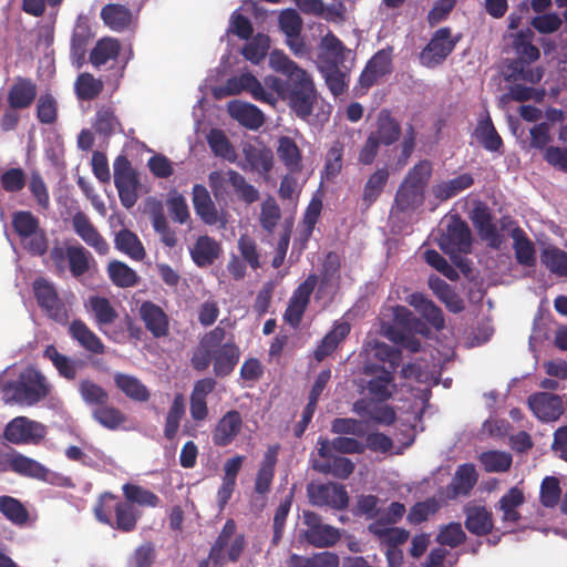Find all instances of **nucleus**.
Masks as SVG:
<instances>
[{
	"label": "nucleus",
	"mask_w": 567,
	"mask_h": 567,
	"mask_svg": "<svg viewBox=\"0 0 567 567\" xmlns=\"http://www.w3.org/2000/svg\"><path fill=\"white\" fill-rule=\"evenodd\" d=\"M432 163L427 159L416 163L406 174L402 183L425 192V187L432 176Z\"/></svg>",
	"instance_id": "62"
},
{
	"label": "nucleus",
	"mask_w": 567,
	"mask_h": 567,
	"mask_svg": "<svg viewBox=\"0 0 567 567\" xmlns=\"http://www.w3.org/2000/svg\"><path fill=\"white\" fill-rule=\"evenodd\" d=\"M269 48V37L258 33L251 41L244 45L241 54L251 63L259 64L266 58Z\"/></svg>",
	"instance_id": "63"
},
{
	"label": "nucleus",
	"mask_w": 567,
	"mask_h": 567,
	"mask_svg": "<svg viewBox=\"0 0 567 567\" xmlns=\"http://www.w3.org/2000/svg\"><path fill=\"white\" fill-rule=\"evenodd\" d=\"M474 184V177L470 173L461 174L452 179L443 181L433 185L432 194L433 196L445 202L450 198L457 196L463 190L470 188Z\"/></svg>",
	"instance_id": "36"
},
{
	"label": "nucleus",
	"mask_w": 567,
	"mask_h": 567,
	"mask_svg": "<svg viewBox=\"0 0 567 567\" xmlns=\"http://www.w3.org/2000/svg\"><path fill=\"white\" fill-rule=\"evenodd\" d=\"M225 90L229 95L239 94L241 91H247L251 96L259 102L275 104L276 97L272 92L267 91L260 81L251 73H243L239 76L229 78L226 81Z\"/></svg>",
	"instance_id": "17"
},
{
	"label": "nucleus",
	"mask_w": 567,
	"mask_h": 567,
	"mask_svg": "<svg viewBox=\"0 0 567 567\" xmlns=\"http://www.w3.org/2000/svg\"><path fill=\"white\" fill-rule=\"evenodd\" d=\"M478 460L487 473L507 472L513 463V457L504 451H486L480 454Z\"/></svg>",
	"instance_id": "55"
},
{
	"label": "nucleus",
	"mask_w": 567,
	"mask_h": 567,
	"mask_svg": "<svg viewBox=\"0 0 567 567\" xmlns=\"http://www.w3.org/2000/svg\"><path fill=\"white\" fill-rule=\"evenodd\" d=\"M34 298L38 306L53 321L64 324L69 313L64 301L59 297L55 286L48 279L40 277L32 284Z\"/></svg>",
	"instance_id": "10"
},
{
	"label": "nucleus",
	"mask_w": 567,
	"mask_h": 567,
	"mask_svg": "<svg viewBox=\"0 0 567 567\" xmlns=\"http://www.w3.org/2000/svg\"><path fill=\"white\" fill-rule=\"evenodd\" d=\"M207 143L216 156L225 158L229 162L235 161V150L221 130L212 128L207 135Z\"/></svg>",
	"instance_id": "61"
},
{
	"label": "nucleus",
	"mask_w": 567,
	"mask_h": 567,
	"mask_svg": "<svg viewBox=\"0 0 567 567\" xmlns=\"http://www.w3.org/2000/svg\"><path fill=\"white\" fill-rule=\"evenodd\" d=\"M101 19L111 30L116 32L125 31L132 23L131 10L120 3H109L101 9Z\"/></svg>",
	"instance_id": "34"
},
{
	"label": "nucleus",
	"mask_w": 567,
	"mask_h": 567,
	"mask_svg": "<svg viewBox=\"0 0 567 567\" xmlns=\"http://www.w3.org/2000/svg\"><path fill=\"white\" fill-rule=\"evenodd\" d=\"M103 82L91 73H81L75 81L76 96L82 101H91L103 91Z\"/></svg>",
	"instance_id": "59"
},
{
	"label": "nucleus",
	"mask_w": 567,
	"mask_h": 567,
	"mask_svg": "<svg viewBox=\"0 0 567 567\" xmlns=\"http://www.w3.org/2000/svg\"><path fill=\"white\" fill-rule=\"evenodd\" d=\"M243 423V416L239 411H227L212 431L213 444L217 447L230 445L241 432Z\"/></svg>",
	"instance_id": "18"
},
{
	"label": "nucleus",
	"mask_w": 567,
	"mask_h": 567,
	"mask_svg": "<svg viewBox=\"0 0 567 567\" xmlns=\"http://www.w3.org/2000/svg\"><path fill=\"white\" fill-rule=\"evenodd\" d=\"M107 274L113 285L120 288H131L136 286L140 281L137 272L120 260L109 262Z\"/></svg>",
	"instance_id": "48"
},
{
	"label": "nucleus",
	"mask_w": 567,
	"mask_h": 567,
	"mask_svg": "<svg viewBox=\"0 0 567 567\" xmlns=\"http://www.w3.org/2000/svg\"><path fill=\"white\" fill-rule=\"evenodd\" d=\"M408 303L420 312L422 317L436 330L444 328L445 320L441 308L432 300L427 299L423 293H411L408 297Z\"/></svg>",
	"instance_id": "31"
},
{
	"label": "nucleus",
	"mask_w": 567,
	"mask_h": 567,
	"mask_svg": "<svg viewBox=\"0 0 567 567\" xmlns=\"http://www.w3.org/2000/svg\"><path fill=\"white\" fill-rule=\"evenodd\" d=\"M122 489L125 496V502H130L133 505L156 507L161 502L159 497L155 493L140 485L126 483L123 485Z\"/></svg>",
	"instance_id": "53"
},
{
	"label": "nucleus",
	"mask_w": 567,
	"mask_h": 567,
	"mask_svg": "<svg viewBox=\"0 0 567 567\" xmlns=\"http://www.w3.org/2000/svg\"><path fill=\"white\" fill-rule=\"evenodd\" d=\"M45 435L44 426L25 416L10 421L4 429V439L13 444L37 443Z\"/></svg>",
	"instance_id": "15"
},
{
	"label": "nucleus",
	"mask_w": 567,
	"mask_h": 567,
	"mask_svg": "<svg viewBox=\"0 0 567 567\" xmlns=\"http://www.w3.org/2000/svg\"><path fill=\"white\" fill-rule=\"evenodd\" d=\"M302 523L306 528L301 532L305 542L316 548H327L334 546L341 538L340 530L322 522V517L312 512H302Z\"/></svg>",
	"instance_id": "9"
},
{
	"label": "nucleus",
	"mask_w": 567,
	"mask_h": 567,
	"mask_svg": "<svg viewBox=\"0 0 567 567\" xmlns=\"http://www.w3.org/2000/svg\"><path fill=\"white\" fill-rule=\"evenodd\" d=\"M477 135L485 150L497 152L503 146V141L489 116L480 121L477 125Z\"/></svg>",
	"instance_id": "64"
},
{
	"label": "nucleus",
	"mask_w": 567,
	"mask_h": 567,
	"mask_svg": "<svg viewBox=\"0 0 567 567\" xmlns=\"http://www.w3.org/2000/svg\"><path fill=\"white\" fill-rule=\"evenodd\" d=\"M277 155L290 173L302 171V153L293 138L280 136L278 140Z\"/></svg>",
	"instance_id": "38"
},
{
	"label": "nucleus",
	"mask_w": 567,
	"mask_h": 567,
	"mask_svg": "<svg viewBox=\"0 0 567 567\" xmlns=\"http://www.w3.org/2000/svg\"><path fill=\"white\" fill-rule=\"evenodd\" d=\"M79 393L86 405L97 408L103 403H107L110 395L107 391L92 380L84 379L79 383Z\"/></svg>",
	"instance_id": "56"
},
{
	"label": "nucleus",
	"mask_w": 567,
	"mask_h": 567,
	"mask_svg": "<svg viewBox=\"0 0 567 567\" xmlns=\"http://www.w3.org/2000/svg\"><path fill=\"white\" fill-rule=\"evenodd\" d=\"M320 47L326 51L320 55L321 64H343L346 55L350 54V50L331 31L322 38Z\"/></svg>",
	"instance_id": "43"
},
{
	"label": "nucleus",
	"mask_w": 567,
	"mask_h": 567,
	"mask_svg": "<svg viewBox=\"0 0 567 567\" xmlns=\"http://www.w3.org/2000/svg\"><path fill=\"white\" fill-rule=\"evenodd\" d=\"M86 307L100 329L113 324L118 318L116 309L106 297L91 296L87 299Z\"/></svg>",
	"instance_id": "37"
},
{
	"label": "nucleus",
	"mask_w": 567,
	"mask_h": 567,
	"mask_svg": "<svg viewBox=\"0 0 567 567\" xmlns=\"http://www.w3.org/2000/svg\"><path fill=\"white\" fill-rule=\"evenodd\" d=\"M68 332L85 351L92 354H103L105 352V346L102 340L81 319H74L69 324Z\"/></svg>",
	"instance_id": "24"
},
{
	"label": "nucleus",
	"mask_w": 567,
	"mask_h": 567,
	"mask_svg": "<svg viewBox=\"0 0 567 567\" xmlns=\"http://www.w3.org/2000/svg\"><path fill=\"white\" fill-rule=\"evenodd\" d=\"M461 40V34L452 37L451 28L437 29L431 37L429 43L420 52V63L429 69L441 65L453 52Z\"/></svg>",
	"instance_id": "8"
},
{
	"label": "nucleus",
	"mask_w": 567,
	"mask_h": 567,
	"mask_svg": "<svg viewBox=\"0 0 567 567\" xmlns=\"http://www.w3.org/2000/svg\"><path fill=\"white\" fill-rule=\"evenodd\" d=\"M525 503L523 491L517 487H511L497 502L496 509L502 512V522L508 526H515L522 519L518 508Z\"/></svg>",
	"instance_id": "23"
},
{
	"label": "nucleus",
	"mask_w": 567,
	"mask_h": 567,
	"mask_svg": "<svg viewBox=\"0 0 567 567\" xmlns=\"http://www.w3.org/2000/svg\"><path fill=\"white\" fill-rule=\"evenodd\" d=\"M437 243L443 252L451 257L471 252L472 234L467 223L457 214L452 215Z\"/></svg>",
	"instance_id": "7"
},
{
	"label": "nucleus",
	"mask_w": 567,
	"mask_h": 567,
	"mask_svg": "<svg viewBox=\"0 0 567 567\" xmlns=\"http://www.w3.org/2000/svg\"><path fill=\"white\" fill-rule=\"evenodd\" d=\"M540 261L550 272L567 277V251L555 246L546 247L540 252Z\"/></svg>",
	"instance_id": "52"
},
{
	"label": "nucleus",
	"mask_w": 567,
	"mask_h": 567,
	"mask_svg": "<svg viewBox=\"0 0 567 567\" xmlns=\"http://www.w3.org/2000/svg\"><path fill=\"white\" fill-rule=\"evenodd\" d=\"M115 386L130 400L145 403L151 398L148 388L135 375L116 372L113 377Z\"/></svg>",
	"instance_id": "27"
},
{
	"label": "nucleus",
	"mask_w": 567,
	"mask_h": 567,
	"mask_svg": "<svg viewBox=\"0 0 567 567\" xmlns=\"http://www.w3.org/2000/svg\"><path fill=\"white\" fill-rule=\"evenodd\" d=\"M92 417L103 427L115 431L121 427L127 420L124 412L118 408L107 403H103L92 410Z\"/></svg>",
	"instance_id": "44"
},
{
	"label": "nucleus",
	"mask_w": 567,
	"mask_h": 567,
	"mask_svg": "<svg viewBox=\"0 0 567 567\" xmlns=\"http://www.w3.org/2000/svg\"><path fill=\"white\" fill-rule=\"evenodd\" d=\"M11 471L37 480H47L48 468L38 461L20 453H12Z\"/></svg>",
	"instance_id": "45"
},
{
	"label": "nucleus",
	"mask_w": 567,
	"mask_h": 567,
	"mask_svg": "<svg viewBox=\"0 0 567 567\" xmlns=\"http://www.w3.org/2000/svg\"><path fill=\"white\" fill-rule=\"evenodd\" d=\"M208 183L217 202L227 199L228 186H231L237 197L246 204H252L259 199L258 189L235 169L214 171L208 175Z\"/></svg>",
	"instance_id": "6"
},
{
	"label": "nucleus",
	"mask_w": 567,
	"mask_h": 567,
	"mask_svg": "<svg viewBox=\"0 0 567 567\" xmlns=\"http://www.w3.org/2000/svg\"><path fill=\"white\" fill-rule=\"evenodd\" d=\"M324 82L333 96H340L347 92L350 80V68L343 64H320L318 66Z\"/></svg>",
	"instance_id": "26"
},
{
	"label": "nucleus",
	"mask_w": 567,
	"mask_h": 567,
	"mask_svg": "<svg viewBox=\"0 0 567 567\" xmlns=\"http://www.w3.org/2000/svg\"><path fill=\"white\" fill-rule=\"evenodd\" d=\"M228 111L234 120L248 130H258L265 123L262 111L254 104L231 102Z\"/></svg>",
	"instance_id": "29"
},
{
	"label": "nucleus",
	"mask_w": 567,
	"mask_h": 567,
	"mask_svg": "<svg viewBox=\"0 0 567 567\" xmlns=\"http://www.w3.org/2000/svg\"><path fill=\"white\" fill-rule=\"evenodd\" d=\"M466 515L465 528L473 535L486 536L492 533L493 515L485 506L467 504L464 507Z\"/></svg>",
	"instance_id": "25"
},
{
	"label": "nucleus",
	"mask_w": 567,
	"mask_h": 567,
	"mask_svg": "<svg viewBox=\"0 0 567 567\" xmlns=\"http://www.w3.org/2000/svg\"><path fill=\"white\" fill-rule=\"evenodd\" d=\"M424 203V192L401 183L395 196L393 209L400 213H408L417 209Z\"/></svg>",
	"instance_id": "41"
},
{
	"label": "nucleus",
	"mask_w": 567,
	"mask_h": 567,
	"mask_svg": "<svg viewBox=\"0 0 567 567\" xmlns=\"http://www.w3.org/2000/svg\"><path fill=\"white\" fill-rule=\"evenodd\" d=\"M50 392L45 377L33 368L24 369L18 380L10 382L6 393L10 399L25 405H34L48 396Z\"/></svg>",
	"instance_id": "5"
},
{
	"label": "nucleus",
	"mask_w": 567,
	"mask_h": 567,
	"mask_svg": "<svg viewBox=\"0 0 567 567\" xmlns=\"http://www.w3.org/2000/svg\"><path fill=\"white\" fill-rule=\"evenodd\" d=\"M402 128L400 122L388 109H382L377 116L375 128L370 133L383 146H391L400 140Z\"/></svg>",
	"instance_id": "20"
},
{
	"label": "nucleus",
	"mask_w": 567,
	"mask_h": 567,
	"mask_svg": "<svg viewBox=\"0 0 567 567\" xmlns=\"http://www.w3.org/2000/svg\"><path fill=\"white\" fill-rule=\"evenodd\" d=\"M477 482L475 466L471 463L457 467L452 482L447 485L449 497L455 498L460 495H468Z\"/></svg>",
	"instance_id": "32"
},
{
	"label": "nucleus",
	"mask_w": 567,
	"mask_h": 567,
	"mask_svg": "<svg viewBox=\"0 0 567 567\" xmlns=\"http://www.w3.org/2000/svg\"><path fill=\"white\" fill-rule=\"evenodd\" d=\"M115 248L131 257L136 261L145 258L146 252L144 246L135 233L127 228H123L116 233L114 238Z\"/></svg>",
	"instance_id": "40"
},
{
	"label": "nucleus",
	"mask_w": 567,
	"mask_h": 567,
	"mask_svg": "<svg viewBox=\"0 0 567 567\" xmlns=\"http://www.w3.org/2000/svg\"><path fill=\"white\" fill-rule=\"evenodd\" d=\"M534 33L529 29L520 30L516 33L513 41V48L518 55V60L530 64L539 59V49L532 43Z\"/></svg>",
	"instance_id": "50"
},
{
	"label": "nucleus",
	"mask_w": 567,
	"mask_h": 567,
	"mask_svg": "<svg viewBox=\"0 0 567 567\" xmlns=\"http://www.w3.org/2000/svg\"><path fill=\"white\" fill-rule=\"evenodd\" d=\"M43 357L52 362L59 374L68 380H74L78 374L80 363L62 353L53 346H47Z\"/></svg>",
	"instance_id": "46"
},
{
	"label": "nucleus",
	"mask_w": 567,
	"mask_h": 567,
	"mask_svg": "<svg viewBox=\"0 0 567 567\" xmlns=\"http://www.w3.org/2000/svg\"><path fill=\"white\" fill-rule=\"evenodd\" d=\"M50 259L56 274H63L69 270L75 279L83 277L96 265L93 255L80 243L66 245L65 247L53 246L50 250Z\"/></svg>",
	"instance_id": "4"
},
{
	"label": "nucleus",
	"mask_w": 567,
	"mask_h": 567,
	"mask_svg": "<svg viewBox=\"0 0 567 567\" xmlns=\"http://www.w3.org/2000/svg\"><path fill=\"white\" fill-rule=\"evenodd\" d=\"M393 70V48L386 47L377 51L367 62L364 69L359 76V85L368 91L380 79L392 73Z\"/></svg>",
	"instance_id": "12"
},
{
	"label": "nucleus",
	"mask_w": 567,
	"mask_h": 567,
	"mask_svg": "<svg viewBox=\"0 0 567 567\" xmlns=\"http://www.w3.org/2000/svg\"><path fill=\"white\" fill-rule=\"evenodd\" d=\"M12 227L20 241H25L30 235L40 228V221L31 212L19 210L12 215Z\"/></svg>",
	"instance_id": "60"
},
{
	"label": "nucleus",
	"mask_w": 567,
	"mask_h": 567,
	"mask_svg": "<svg viewBox=\"0 0 567 567\" xmlns=\"http://www.w3.org/2000/svg\"><path fill=\"white\" fill-rule=\"evenodd\" d=\"M38 94L37 84L24 76H17L8 91L7 101L13 110H24L30 107Z\"/></svg>",
	"instance_id": "21"
},
{
	"label": "nucleus",
	"mask_w": 567,
	"mask_h": 567,
	"mask_svg": "<svg viewBox=\"0 0 567 567\" xmlns=\"http://www.w3.org/2000/svg\"><path fill=\"white\" fill-rule=\"evenodd\" d=\"M94 515L102 524L122 533H132L136 529L142 513L130 502L117 501L112 493H104L94 507Z\"/></svg>",
	"instance_id": "3"
},
{
	"label": "nucleus",
	"mask_w": 567,
	"mask_h": 567,
	"mask_svg": "<svg viewBox=\"0 0 567 567\" xmlns=\"http://www.w3.org/2000/svg\"><path fill=\"white\" fill-rule=\"evenodd\" d=\"M269 66L285 75V79L268 76L265 79L266 85L277 93L298 118L308 121L319 97L313 76L278 49L270 52Z\"/></svg>",
	"instance_id": "1"
},
{
	"label": "nucleus",
	"mask_w": 567,
	"mask_h": 567,
	"mask_svg": "<svg viewBox=\"0 0 567 567\" xmlns=\"http://www.w3.org/2000/svg\"><path fill=\"white\" fill-rule=\"evenodd\" d=\"M390 177V172L386 166L377 168L367 179L363 192L362 202L367 207H370L384 190Z\"/></svg>",
	"instance_id": "42"
},
{
	"label": "nucleus",
	"mask_w": 567,
	"mask_h": 567,
	"mask_svg": "<svg viewBox=\"0 0 567 567\" xmlns=\"http://www.w3.org/2000/svg\"><path fill=\"white\" fill-rule=\"evenodd\" d=\"M527 404L533 414L542 422L557 421L565 412L563 398L548 392L530 394Z\"/></svg>",
	"instance_id": "14"
},
{
	"label": "nucleus",
	"mask_w": 567,
	"mask_h": 567,
	"mask_svg": "<svg viewBox=\"0 0 567 567\" xmlns=\"http://www.w3.org/2000/svg\"><path fill=\"white\" fill-rule=\"evenodd\" d=\"M220 251L221 248L218 241L208 235H203L196 239L190 249V257L196 266L204 268L213 265Z\"/></svg>",
	"instance_id": "30"
},
{
	"label": "nucleus",
	"mask_w": 567,
	"mask_h": 567,
	"mask_svg": "<svg viewBox=\"0 0 567 567\" xmlns=\"http://www.w3.org/2000/svg\"><path fill=\"white\" fill-rule=\"evenodd\" d=\"M195 213L206 225L213 226L218 221V210L207 188L202 184H195L192 190Z\"/></svg>",
	"instance_id": "28"
},
{
	"label": "nucleus",
	"mask_w": 567,
	"mask_h": 567,
	"mask_svg": "<svg viewBox=\"0 0 567 567\" xmlns=\"http://www.w3.org/2000/svg\"><path fill=\"white\" fill-rule=\"evenodd\" d=\"M511 237L514 241L513 249L517 264L524 267H534L536 265V249L525 230L516 226L513 228Z\"/></svg>",
	"instance_id": "33"
},
{
	"label": "nucleus",
	"mask_w": 567,
	"mask_h": 567,
	"mask_svg": "<svg viewBox=\"0 0 567 567\" xmlns=\"http://www.w3.org/2000/svg\"><path fill=\"white\" fill-rule=\"evenodd\" d=\"M236 528L237 525L233 518H229L225 522L215 543L212 545L208 555V559L212 561L214 567H218L224 564V550L227 547L230 538L235 535Z\"/></svg>",
	"instance_id": "49"
},
{
	"label": "nucleus",
	"mask_w": 567,
	"mask_h": 567,
	"mask_svg": "<svg viewBox=\"0 0 567 567\" xmlns=\"http://www.w3.org/2000/svg\"><path fill=\"white\" fill-rule=\"evenodd\" d=\"M114 184L118 193L121 204L130 209L138 198L137 188L140 185L137 173L132 167L125 155H118L113 164Z\"/></svg>",
	"instance_id": "11"
},
{
	"label": "nucleus",
	"mask_w": 567,
	"mask_h": 567,
	"mask_svg": "<svg viewBox=\"0 0 567 567\" xmlns=\"http://www.w3.org/2000/svg\"><path fill=\"white\" fill-rule=\"evenodd\" d=\"M375 372L378 374L368 381L367 389L373 400L380 403L385 402L392 396V389L395 388L394 372L384 367Z\"/></svg>",
	"instance_id": "35"
},
{
	"label": "nucleus",
	"mask_w": 567,
	"mask_h": 567,
	"mask_svg": "<svg viewBox=\"0 0 567 567\" xmlns=\"http://www.w3.org/2000/svg\"><path fill=\"white\" fill-rule=\"evenodd\" d=\"M0 513L14 525H24L29 519L25 506L12 496H0Z\"/></svg>",
	"instance_id": "54"
},
{
	"label": "nucleus",
	"mask_w": 567,
	"mask_h": 567,
	"mask_svg": "<svg viewBox=\"0 0 567 567\" xmlns=\"http://www.w3.org/2000/svg\"><path fill=\"white\" fill-rule=\"evenodd\" d=\"M94 38L92 32L89 18L84 14H79L74 24V29L71 37V56L78 63L82 65L85 60L87 45Z\"/></svg>",
	"instance_id": "22"
},
{
	"label": "nucleus",
	"mask_w": 567,
	"mask_h": 567,
	"mask_svg": "<svg viewBox=\"0 0 567 567\" xmlns=\"http://www.w3.org/2000/svg\"><path fill=\"white\" fill-rule=\"evenodd\" d=\"M339 556L331 551L315 553L311 556L292 554L289 559L290 567H339Z\"/></svg>",
	"instance_id": "47"
},
{
	"label": "nucleus",
	"mask_w": 567,
	"mask_h": 567,
	"mask_svg": "<svg viewBox=\"0 0 567 567\" xmlns=\"http://www.w3.org/2000/svg\"><path fill=\"white\" fill-rule=\"evenodd\" d=\"M226 339V330L220 326L206 332L193 351L190 364L197 372H204L213 364V372L217 378H225L233 373L240 359V349L234 339Z\"/></svg>",
	"instance_id": "2"
},
{
	"label": "nucleus",
	"mask_w": 567,
	"mask_h": 567,
	"mask_svg": "<svg viewBox=\"0 0 567 567\" xmlns=\"http://www.w3.org/2000/svg\"><path fill=\"white\" fill-rule=\"evenodd\" d=\"M244 155L250 168L259 174H268L274 167V155L269 148L249 145L244 148Z\"/></svg>",
	"instance_id": "51"
},
{
	"label": "nucleus",
	"mask_w": 567,
	"mask_h": 567,
	"mask_svg": "<svg viewBox=\"0 0 567 567\" xmlns=\"http://www.w3.org/2000/svg\"><path fill=\"white\" fill-rule=\"evenodd\" d=\"M140 318L154 338L166 337L169 332V319L165 311L152 301H144L140 307Z\"/></svg>",
	"instance_id": "19"
},
{
	"label": "nucleus",
	"mask_w": 567,
	"mask_h": 567,
	"mask_svg": "<svg viewBox=\"0 0 567 567\" xmlns=\"http://www.w3.org/2000/svg\"><path fill=\"white\" fill-rule=\"evenodd\" d=\"M309 502L315 506H328L334 509H344L349 504L346 487L341 484H310L307 487Z\"/></svg>",
	"instance_id": "13"
},
{
	"label": "nucleus",
	"mask_w": 567,
	"mask_h": 567,
	"mask_svg": "<svg viewBox=\"0 0 567 567\" xmlns=\"http://www.w3.org/2000/svg\"><path fill=\"white\" fill-rule=\"evenodd\" d=\"M73 231L84 244L91 247L97 255L105 256L110 251L106 239L101 235L89 216L83 212H76L72 217Z\"/></svg>",
	"instance_id": "16"
},
{
	"label": "nucleus",
	"mask_w": 567,
	"mask_h": 567,
	"mask_svg": "<svg viewBox=\"0 0 567 567\" xmlns=\"http://www.w3.org/2000/svg\"><path fill=\"white\" fill-rule=\"evenodd\" d=\"M121 51V43L117 39L104 37L100 39L90 52L89 60L95 68H101L110 61H115Z\"/></svg>",
	"instance_id": "39"
},
{
	"label": "nucleus",
	"mask_w": 567,
	"mask_h": 567,
	"mask_svg": "<svg viewBox=\"0 0 567 567\" xmlns=\"http://www.w3.org/2000/svg\"><path fill=\"white\" fill-rule=\"evenodd\" d=\"M185 414V402L182 394H176L165 419L164 436L167 440L175 439L181 420Z\"/></svg>",
	"instance_id": "57"
},
{
	"label": "nucleus",
	"mask_w": 567,
	"mask_h": 567,
	"mask_svg": "<svg viewBox=\"0 0 567 567\" xmlns=\"http://www.w3.org/2000/svg\"><path fill=\"white\" fill-rule=\"evenodd\" d=\"M151 219L155 233L161 237V241L166 247L174 248L178 241L176 231L168 225L161 206L152 210Z\"/></svg>",
	"instance_id": "58"
}]
</instances>
